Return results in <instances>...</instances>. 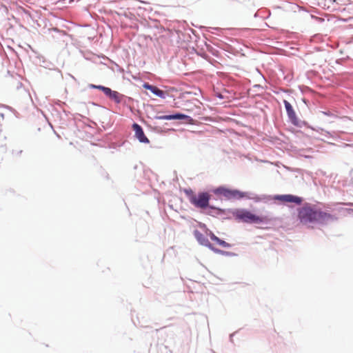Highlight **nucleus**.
Listing matches in <instances>:
<instances>
[{
  "mask_svg": "<svg viewBox=\"0 0 353 353\" xmlns=\"http://www.w3.org/2000/svg\"><path fill=\"white\" fill-rule=\"evenodd\" d=\"M144 88L150 90L153 94L155 95L164 98L165 97V93L163 90L159 89L157 87L150 85L148 83H145L143 85Z\"/></svg>",
  "mask_w": 353,
  "mask_h": 353,
  "instance_id": "8",
  "label": "nucleus"
},
{
  "mask_svg": "<svg viewBox=\"0 0 353 353\" xmlns=\"http://www.w3.org/2000/svg\"><path fill=\"white\" fill-rule=\"evenodd\" d=\"M216 242L221 246H222L223 248H229L230 247V244L227 242H225V241L223 240H221L220 239L219 237L217 238V239L216 240Z\"/></svg>",
  "mask_w": 353,
  "mask_h": 353,
  "instance_id": "13",
  "label": "nucleus"
},
{
  "mask_svg": "<svg viewBox=\"0 0 353 353\" xmlns=\"http://www.w3.org/2000/svg\"><path fill=\"white\" fill-rule=\"evenodd\" d=\"M194 235L195 238L196 239V240L199 242L200 244H201L204 246H206V247L210 248L211 250H214V248H213L212 244L210 243V242L201 232H200L199 230H195L194 232ZM214 251H216V250H214Z\"/></svg>",
  "mask_w": 353,
  "mask_h": 353,
  "instance_id": "7",
  "label": "nucleus"
},
{
  "mask_svg": "<svg viewBox=\"0 0 353 353\" xmlns=\"http://www.w3.org/2000/svg\"><path fill=\"white\" fill-rule=\"evenodd\" d=\"M275 199L283 203H295L296 204H300L302 201L300 197L291 194L276 195Z\"/></svg>",
  "mask_w": 353,
  "mask_h": 353,
  "instance_id": "5",
  "label": "nucleus"
},
{
  "mask_svg": "<svg viewBox=\"0 0 353 353\" xmlns=\"http://www.w3.org/2000/svg\"><path fill=\"white\" fill-rule=\"evenodd\" d=\"M214 192L217 194L223 196L228 199H241L245 196L244 192H240L239 190L229 189L224 187L218 188L215 190Z\"/></svg>",
  "mask_w": 353,
  "mask_h": 353,
  "instance_id": "4",
  "label": "nucleus"
},
{
  "mask_svg": "<svg viewBox=\"0 0 353 353\" xmlns=\"http://www.w3.org/2000/svg\"><path fill=\"white\" fill-rule=\"evenodd\" d=\"M210 239H211L212 241H216V239H217V238H218V237H217L216 235H214V233H212V232H210Z\"/></svg>",
  "mask_w": 353,
  "mask_h": 353,
  "instance_id": "16",
  "label": "nucleus"
},
{
  "mask_svg": "<svg viewBox=\"0 0 353 353\" xmlns=\"http://www.w3.org/2000/svg\"><path fill=\"white\" fill-rule=\"evenodd\" d=\"M188 117L185 114L178 113V114H175L159 116L158 117V119H161V120H174V119H184Z\"/></svg>",
  "mask_w": 353,
  "mask_h": 353,
  "instance_id": "10",
  "label": "nucleus"
},
{
  "mask_svg": "<svg viewBox=\"0 0 353 353\" xmlns=\"http://www.w3.org/2000/svg\"><path fill=\"white\" fill-rule=\"evenodd\" d=\"M343 205H350V206H353V203H343Z\"/></svg>",
  "mask_w": 353,
  "mask_h": 353,
  "instance_id": "17",
  "label": "nucleus"
},
{
  "mask_svg": "<svg viewBox=\"0 0 353 353\" xmlns=\"http://www.w3.org/2000/svg\"><path fill=\"white\" fill-rule=\"evenodd\" d=\"M112 91V90L110 88L107 87H105V88L103 90V93L108 97L109 96V94H110Z\"/></svg>",
  "mask_w": 353,
  "mask_h": 353,
  "instance_id": "14",
  "label": "nucleus"
},
{
  "mask_svg": "<svg viewBox=\"0 0 353 353\" xmlns=\"http://www.w3.org/2000/svg\"><path fill=\"white\" fill-rule=\"evenodd\" d=\"M283 102L289 118L294 123L296 121V114L292 108V106L286 100H284Z\"/></svg>",
  "mask_w": 353,
  "mask_h": 353,
  "instance_id": "11",
  "label": "nucleus"
},
{
  "mask_svg": "<svg viewBox=\"0 0 353 353\" xmlns=\"http://www.w3.org/2000/svg\"><path fill=\"white\" fill-rule=\"evenodd\" d=\"M111 99L117 103H119L121 102V95L117 91H112L110 94L108 96Z\"/></svg>",
  "mask_w": 353,
  "mask_h": 353,
  "instance_id": "12",
  "label": "nucleus"
},
{
  "mask_svg": "<svg viewBox=\"0 0 353 353\" xmlns=\"http://www.w3.org/2000/svg\"><path fill=\"white\" fill-rule=\"evenodd\" d=\"M185 194L191 204L198 208L205 209L209 205L210 194L208 192H199L196 194L192 190H186Z\"/></svg>",
  "mask_w": 353,
  "mask_h": 353,
  "instance_id": "1",
  "label": "nucleus"
},
{
  "mask_svg": "<svg viewBox=\"0 0 353 353\" xmlns=\"http://www.w3.org/2000/svg\"><path fill=\"white\" fill-rule=\"evenodd\" d=\"M92 87L94 88L100 90L101 91H103V89L105 88V87L103 86V85H92Z\"/></svg>",
  "mask_w": 353,
  "mask_h": 353,
  "instance_id": "15",
  "label": "nucleus"
},
{
  "mask_svg": "<svg viewBox=\"0 0 353 353\" xmlns=\"http://www.w3.org/2000/svg\"><path fill=\"white\" fill-rule=\"evenodd\" d=\"M336 219V218L334 216L329 213L323 212L321 210H314L310 209V222L316 221L321 223H325L329 221H334Z\"/></svg>",
  "mask_w": 353,
  "mask_h": 353,
  "instance_id": "3",
  "label": "nucleus"
},
{
  "mask_svg": "<svg viewBox=\"0 0 353 353\" xmlns=\"http://www.w3.org/2000/svg\"><path fill=\"white\" fill-rule=\"evenodd\" d=\"M132 128L135 132V137L142 143H149L148 139L145 136L142 128L137 123H134Z\"/></svg>",
  "mask_w": 353,
  "mask_h": 353,
  "instance_id": "6",
  "label": "nucleus"
},
{
  "mask_svg": "<svg viewBox=\"0 0 353 353\" xmlns=\"http://www.w3.org/2000/svg\"><path fill=\"white\" fill-rule=\"evenodd\" d=\"M299 218L301 222L307 223L309 221V208L304 207L299 212Z\"/></svg>",
  "mask_w": 353,
  "mask_h": 353,
  "instance_id": "9",
  "label": "nucleus"
},
{
  "mask_svg": "<svg viewBox=\"0 0 353 353\" xmlns=\"http://www.w3.org/2000/svg\"><path fill=\"white\" fill-rule=\"evenodd\" d=\"M233 216L241 221L248 223H261L265 219L245 209H236L232 212Z\"/></svg>",
  "mask_w": 353,
  "mask_h": 353,
  "instance_id": "2",
  "label": "nucleus"
}]
</instances>
